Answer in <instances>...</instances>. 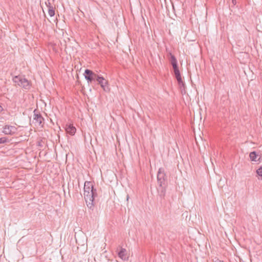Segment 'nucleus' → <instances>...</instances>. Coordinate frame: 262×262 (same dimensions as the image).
<instances>
[{"label": "nucleus", "instance_id": "10", "mask_svg": "<svg viewBox=\"0 0 262 262\" xmlns=\"http://www.w3.org/2000/svg\"><path fill=\"white\" fill-rule=\"evenodd\" d=\"M47 11L48 12L49 15L50 16H53L55 14V10H54V7L52 6H47Z\"/></svg>", "mask_w": 262, "mask_h": 262}, {"label": "nucleus", "instance_id": "6", "mask_svg": "<svg viewBox=\"0 0 262 262\" xmlns=\"http://www.w3.org/2000/svg\"><path fill=\"white\" fill-rule=\"evenodd\" d=\"M16 131V127L15 126L6 125L3 129V132L5 134L11 135Z\"/></svg>", "mask_w": 262, "mask_h": 262}, {"label": "nucleus", "instance_id": "5", "mask_svg": "<svg viewBox=\"0 0 262 262\" xmlns=\"http://www.w3.org/2000/svg\"><path fill=\"white\" fill-rule=\"evenodd\" d=\"M84 76L89 82H91L95 79H97L98 76V75L95 74L93 71L88 69L85 70Z\"/></svg>", "mask_w": 262, "mask_h": 262}, {"label": "nucleus", "instance_id": "9", "mask_svg": "<svg viewBox=\"0 0 262 262\" xmlns=\"http://www.w3.org/2000/svg\"><path fill=\"white\" fill-rule=\"evenodd\" d=\"M118 255L119 257H120L122 259L125 260L127 259L128 256L127 254V252L125 249H121L118 253Z\"/></svg>", "mask_w": 262, "mask_h": 262}, {"label": "nucleus", "instance_id": "14", "mask_svg": "<svg viewBox=\"0 0 262 262\" xmlns=\"http://www.w3.org/2000/svg\"><path fill=\"white\" fill-rule=\"evenodd\" d=\"M232 2L233 5H235L236 4V0H232Z\"/></svg>", "mask_w": 262, "mask_h": 262}, {"label": "nucleus", "instance_id": "2", "mask_svg": "<svg viewBox=\"0 0 262 262\" xmlns=\"http://www.w3.org/2000/svg\"><path fill=\"white\" fill-rule=\"evenodd\" d=\"M93 185L90 182H86L84 186V197L86 202L90 203L93 201Z\"/></svg>", "mask_w": 262, "mask_h": 262}, {"label": "nucleus", "instance_id": "16", "mask_svg": "<svg viewBox=\"0 0 262 262\" xmlns=\"http://www.w3.org/2000/svg\"><path fill=\"white\" fill-rule=\"evenodd\" d=\"M215 262H220V261H215Z\"/></svg>", "mask_w": 262, "mask_h": 262}, {"label": "nucleus", "instance_id": "15", "mask_svg": "<svg viewBox=\"0 0 262 262\" xmlns=\"http://www.w3.org/2000/svg\"><path fill=\"white\" fill-rule=\"evenodd\" d=\"M3 111V108L2 106L0 105V113L2 112Z\"/></svg>", "mask_w": 262, "mask_h": 262}, {"label": "nucleus", "instance_id": "7", "mask_svg": "<svg viewBox=\"0 0 262 262\" xmlns=\"http://www.w3.org/2000/svg\"><path fill=\"white\" fill-rule=\"evenodd\" d=\"M65 130L67 133L73 136L76 132V128L73 126L72 124H67L66 126Z\"/></svg>", "mask_w": 262, "mask_h": 262}, {"label": "nucleus", "instance_id": "3", "mask_svg": "<svg viewBox=\"0 0 262 262\" xmlns=\"http://www.w3.org/2000/svg\"><path fill=\"white\" fill-rule=\"evenodd\" d=\"M14 80L15 82L17 83L20 86L26 89L30 87V82L24 78L15 77Z\"/></svg>", "mask_w": 262, "mask_h": 262}, {"label": "nucleus", "instance_id": "12", "mask_svg": "<svg viewBox=\"0 0 262 262\" xmlns=\"http://www.w3.org/2000/svg\"><path fill=\"white\" fill-rule=\"evenodd\" d=\"M257 174L262 177V168L260 167L256 170Z\"/></svg>", "mask_w": 262, "mask_h": 262}, {"label": "nucleus", "instance_id": "1", "mask_svg": "<svg viewBox=\"0 0 262 262\" xmlns=\"http://www.w3.org/2000/svg\"><path fill=\"white\" fill-rule=\"evenodd\" d=\"M170 56H171L170 61H171V63L173 69L175 77L177 79L179 84L180 86H184V83L183 81L180 72L179 70V68H178V67L177 65V59H176V57L173 55L170 54Z\"/></svg>", "mask_w": 262, "mask_h": 262}, {"label": "nucleus", "instance_id": "13", "mask_svg": "<svg viewBox=\"0 0 262 262\" xmlns=\"http://www.w3.org/2000/svg\"><path fill=\"white\" fill-rule=\"evenodd\" d=\"M5 141L6 140L4 138L0 139V143H4Z\"/></svg>", "mask_w": 262, "mask_h": 262}, {"label": "nucleus", "instance_id": "4", "mask_svg": "<svg viewBox=\"0 0 262 262\" xmlns=\"http://www.w3.org/2000/svg\"><path fill=\"white\" fill-rule=\"evenodd\" d=\"M96 80L98 81V83L100 85L103 91L108 92L110 91V88L108 86V83L107 80L105 79L103 77H100L98 76Z\"/></svg>", "mask_w": 262, "mask_h": 262}, {"label": "nucleus", "instance_id": "11", "mask_svg": "<svg viewBox=\"0 0 262 262\" xmlns=\"http://www.w3.org/2000/svg\"><path fill=\"white\" fill-rule=\"evenodd\" d=\"M249 157L251 161H256L257 155L255 151L250 152Z\"/></svg>", "mask_w": 262, "mask_h": 262}, {"label": "nucleus", "instance_id": "8", "mask_svg": "<svg viewBox=\"0 0 262 262\" xmlns=\"http://www.w3.org/2000/svg\"><path fill=\"white\" fill-rule=\"evenodd\" d=\"M42 120L43 118L41 117L38 115H36L32 122L35 125L42 126L41 124L42 122Z\"/></svg>", "mask_w": 262, "mask_h": 262}]
</instances>
